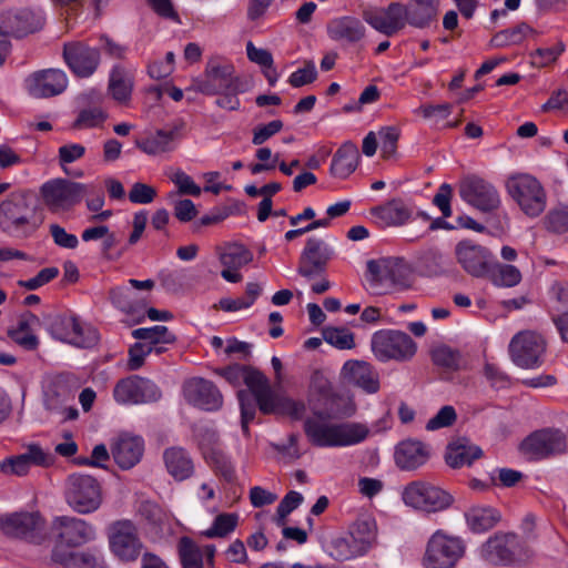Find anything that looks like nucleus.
Wrapping results in <instances>:
<instances>
[{
    "label": "nucleus",
    "instance_id": "obj_1",
    "mask_svg": "<svg viewBox=\"0 0 568 568\" xmlns=\"http://www.w3.org/2000/svg\"><path fill=\"white\" fill-rule=\"evenodd\" d=\"M214 373L234 387L245 384L252 393L253 397L244 389L237 393L242 429L246 436L248 435V424L255 417L256 405L263 414L285 415L296 420L302 419L305 414L306 406L302 400H295L274 392L267 377L252 366L233 364L216 368Z\"/></svg>",
    "mask_w": 568,
    "mask_h": 568
},
{
    "label": "nucleus",
    "instance_id": "obj_2",
    "mask_svg": "<svg viewBox=\"0 0 568 568\" xmlns=\"http://www.w3.org/2000/svg\"><path fill=\"white\" fill-rule=\"evenodd\" d=\"M192 88L206 95H220L215 101L217 106L236 111L241 105L239 94L248 91L251 82L237 75L233 64L211 60L206 64L203 78L194 81Z\"/></svg>",
    "mask_w": 568,
    "mask_h": 568
},
{
    "label": "nucleus",
    "instance_id": "obj_3",
    "mask_svg": "<svg viewBox=\"0 0 568 568\" xmlns=\"http://www.w3.org/2000/svg\"><path fill=\"white\" fill-rule=\"evenodd\" d=\"M303 429L307 440L315 447H348L363 443L369 435V428L364 423H335L312 410L304 419Z\"/></svg>",
    "mask_w": 568,
    "mask_h": 568
},
{
    "label": "nucleus",
    "instance_id": "obj_4",
    "mask_svg": "<svg viewBox=\"0 0 568 568\" xmlns=\"http://www.w3.org/2000/svg\"><path fill=\"white\" fill-rule=\"evenodd\" d=\"M0 223L4 230L17 237L31 236L42 221L36 216L32 196L24 192H14L0 204Z\"/></svg>",
    "mask_w": 568,
    "mask_h": 568
},
{
    "label": "nucleus",
    "instance_id": "obj_5",
    "mask_svg": "<svg viewBox=\"0 0 568 568\" xmlns=\"http://www.w3.org/2000/svg\"><path fill=\"white\" fill-rule=\"evenodd\" d=\"M52 549L55 556L70 549L82 547L97 537L95 528L84 519L74 516H55L49 528Z\"/></svg>",
    "mask_w": 568,
    "mask_h": 568
},
{
    "label": "nucleus",
    "instance_id": "obj_6",
    "mask_svg": "<svg viewBox=\"0 0 568 568\" xmlns=\"http://www.w3.org/2000/svg\"><path fill=\"white\" fill-rule=\"evenodd\" d=\"M65 504L77 514L88 515L102 505V486L100 481L84 473L70 474L63 485Z\"/></svg>",
    "mask_w": 568,
    "mask_h": 568
},
{
    "label": "nucleus",
    "instance_id": "obj_7",
    "mask_svg": "<svg viewBox=\"0 0 568 568\" xmlns=\"http://www.w3.org/2000/svg\"><path fill=\"white\" fill-rule=\"evenodd\" d=\"M368 282L376 294L404 291L410 286V271L400 257H382L367 262Z\"/></svg>",
    "mask_w": 568,
    "mask_h": 568
},
{
    "label": "nucleus",
    "instance_id": "obj_8",
    "mask_svg": "<svg viewBox=\"0 0 568 568\" xmlns=\"http://www.w3.org/2000/svg\"><path fill=\"white\" fill-rule=\"evenodd\" d=\"M466 555L465 540L444 529H437L428 539L423 557L424 568H456Z\"/></svg>",
    "mask_w": 568,
    "mask_h": 568
},
{
    "label": "nucleus",
    "instance_id": "obj_9",
    "mask_svg": "<svg viewBox=\"0 0 568 568\" xmlns=\"http://www.w3.org/2000/svg\"><path fill=\"white\" fill-rule=\"evenodd\" d=\"M508 195L529 217L539 216L547 206V193L542 184L528 173L511 174L506 181Z\"/></svg>",
    "mask_w": 568,
    "mask_h": 568
},
{
    "label": "nucleus",
    "instance_id": "obj_10",
    "mask_svg": "<svg viewBox=\"0 0 568 568\" xmlns=\"http://www.w3.org/2000/svg\"><path fill=\"white\" fill-rule=\"evenodd\" d=\"M371 349L381 363L409 362L417 352L416 342L398 329H379L372 335Z\"/></svg>",
    "mask_w": 568,
    "mask_h": 568
},
{
    "label": "nucleus",
    "instance_id": "obj_11",
    "mask_svg": "<svg viewBox=\"0 0 568 568\" xmlns=\"http://www.w3.org/2000/svg\"><path fill=\"white\" fill-rule=\"evenodd\" d=\"M111 554L121 562H134L142 555L144 544L138 525L131 519H118L106 528Z\"/></svg>",
    "mask_w": 568,
    "mask_h": 568
},
{
    "label": "nucleus",
    "instance_id": "obj_12",
    "mask_svg": "<svg viewBox=\"0 0 568 568\" xmlns=\"http://www.w3.org/2000/svg\"><path fill=\"white\" fill-rule=\"evenodd\" d=\"M402 500L407 507L430 514L448 509L454 497L428 481L414 480L403 488Z\"/></svg>",
    "mask_w": 568,
    "mask_h": 568
},
{
    "label": "nucleus",
    "instance_id": "obj_13",
    "mask_svg": "<svg viewBox=\"0 0 568 568\" xmlns=\"http://www.w3.org/2000/svg\"><path fill=\"white\" fill-rule=\"evenodd\" d=\"M545 338L534 331H523L513 336L509 343L511 361L521 368H538L544 363Z\"/></svg>",
    "mask_w": 568,
    "mask_h": 568
},
{
    "label": "nucleus",
    "instance_id": "obj_14",
    "mask_svg": "<svg viewBox=\"0 0 568 568\" xmlns=\"http://www.w3.org/2000/svg\"><path fill=\"white\" fill-rule=\"evenodd\" d=\"M40 193L51 212H60L80 203L87 193V185L67 179H53L41 186Z\"/></svg>",
    "mask_w": 568,
    "mask_h": 568
},
{
    "label": "nucleus",
    "instance_id": "obj_15",
    "mask_svg": "<svg viewBox=\"0 0 568 568\" xmlns=\"http://www.w3.org/2000/svg\"><path fill=\"white\" fill-rule=\"evenodd\" d=\"M161 389L152 381L139 375H131L116 382L113 398L120 405H140L158 402Z\"/></svg>",
    "mask_w": 568,
    "mask_h": 568
},
{
    "label": "nucleus",
    "instance_id": "obj_16",
    "mask_svg": "<svg viewBox=\"0 0 568 568\" xmlns=\"http://www.w3.org/2000/svg\"><path fill=\"white\" fill-rule=\"evenodd\" d=\"M460 197L481 212H493L500 206V195L488 181L470 175L459 183Z\"/></svg>",
    "mask_w": 568,
    "mask_h": 568
},
{
    "label": "nucleus",
    "instance_id": "obj_17",
    "mask_svg": "<svg viewBox=\"0 0 568 568\" xmlns=\"http://www.w3.org/2000/svg\"><path fill=\"white\" fill-rule=\"evenodd\" d=\"M0 529L8 536L40 542L44 519L38 511H21L0 517Z\"/></svg>",
    "mask_w": 568,
    "mask_h": 568
},
{
    "label": "nucleus",
    "instance_id": "obj_18",
    "mask_svg": "<svg viewBox=\"0 0 568 568\" xmlns=\"http://www.w3.org/2000/svg\"><path fill=\"white\" fill-rule=\"evenodd\" d=\"M44 16L40 9L22 8L0 16V36L23 38L42 29Z\"/></svg>",
    "mask_w": 568,
    "mask_h": 568
},
{
    "label": "nucleus",
    "instance_id": "obj_19",
    "mask_svg": "<svg viewBox=\"0 0 568 568\" xmlns=\"http://www.w3.org/2000/svg\"><path fill=\"white\" fill-rule=\"evenodd\" d=\"M334 251L323 240L310 237L298 260L297 273L308 281L324 274Z\"/></svg>",
    "mask_w": 568,
    "mask_h": 568
},
{
    "label": "nucleus",
    "instance_id": "obj_20",
    "mask_svg": "<svg viewBox=\"0 0 568 568\" xmlns=\"http://www.w3.org/2000/svg\"><path fill=\"white\" fill-rule=\"evenodd\" d=\"M455 256L463 270L475 277L486 276L494 261L486 247L471 240L458 242L455 246Z\"/></svg>",
    "mask_w": 568,
    "mask_h": 568
},
{
    "label": "nucleus",
    "instance_id": "obj_21",
    "mask_svg": "<svg viewBox=\"0 0 568 568\" xmlns=\"http://www.w3.org/2000/svg\"><path fill=\"white\" fill-rule=\"evenodd\" d=\"M63 59L70 70L79 78H89L100 64V51L81 41L63 45Z\"/></svg>",
    "mask_w": 568,
    "mask_h": 568
},
{
    "label": "nucleus",
    "instance_id": "obj_22",
    "mask_svg": "<svg viewBox=\"0 0 568 568\" xmlns=\"http://www.w3.org/2000/svg\"><path fill=\"white\" fill-rule=\"evenodd\" d=\"M199 446L204 459L217 475L229 483L235 479V468L229 456L222 450L215 432L203 430L199 435Z\"/></svg>",
    "mask_w": 568,
    "mask_h": 568
},
{
    "label": "nucleus",
    "instance_id": "obj_23",
    "mask_svg": "<svg viewBox=\"0 0 568 568\" xmlns=\"http://www.w3.org/2000/svg\"><path fill=\"white\" fill-rule=\"evenodd\" d=\"M363 19L376 31L393 36L405 24V6L392 2L387 8H371L363 12Z\"/></svg>",
    "mask_w": 568,
    "mask_h": 568
},
{
    "label": "nucleus",
    "instance_id": "obj_24",
    "mask_svg": "<svg viewBox=\"0 0 568 568\" xmlns=\"http://www.w3.org/2000/svg\"><path fill=\"white\" fill-rule=\"evenodd\" d=\"M26 84L31 97L51 98L64 92L68 87V77L62 70L47 69L32 73Z\"/></svg>",
    "mask_w": 568,
    "mask_h": 568
},
{
    "label": "nucleus",
    "instance_id": "obj_25",
    "mask_svg": "<svg viewBox=\"0 0 568 568\" xmlns=\"http://www.w3.org/2000/svg\"><path fill=\"white\" fill-rule=\"evenodd\" d=\"M186 400L205 410H216L223 404V396L211 382L201 377L189 379L183 386Z\"/></svg>",
    "mask_w": 568,
    "mask_h": 568
},
{
    "label": "nucleus",
    "instance_id": "obj_26",
    "mask_svg": "<svg viewBox=\"0 0 568 568\" xmlns=\"http://www.w3.org/2000/svg\"><path fill=\"white\" fill-rule=\"evenodd\" d=\"M341 376L347 384L354 385L367 394H375L381 387L378 372L365 361L349 359L345 362Z\"/></svg>",
    "mask_w": 568,
    "mask_h": 568
},
{
    "label": "nucleus",
    "instance_id": "obj_27",
    "mask_svg": "<svg viewBox=\"0 0 568 568\" xmlns=\"http://www.w3.org/2000/svg\"><path fill=\"white\" fill-rule=\"evenodd\" d=\"M526 452L536 457H546L565 452L567 442L558 429H544L530 435L523 444Z\"/></svg>",
    "mask_w": 568,
    "mask_h": 568
},
{
    "label": "nucleus",
    "instance_id": "obj_28",
    "mask_svg": "<svg viewBox=\"0 0 568 568\" xmlns=\"http://www.w3.org/2000/svg\"><path fill=\"white\" fill-rule=\"evenodd\" d=\"M514 534L497 532L480 547V558L494 566H511L510 547H514Z\"/></svg>",
    "mask_w": 568,
    "mask_h": 568
},
{
    "label": "nucleus",
    "instance_id": "obj_29",
    "mask_svg": "<svg viewBox=\"0 0 568 568\" xmlns=\"http://www.w3.org/2000/svg\"><path fill=\"white\" fill-rule=\"evenodd\" d=\"M394 458L402 470H415L427 463L429 450L420 440L405 439L396 446Z\"/></svg>",
    "mask_w": 568,
    "mask_h": 568
},
{
    "label": "nucleus",
    "instance_id": "obj_30",
    "mask_svg": "<svg viewBox=\"0 0 568 568\" xmlns=\"http://www.w3.org/2000/svg\"><path fill=\"white\" fill-rule=\"evenodd\" d=\"M312 410H317L322 413V416L329 419H345L355 415L357 405L353 396L334 390L316 404Z\"/></svg>",
    "mask_w": 568,
    "mask_h": 568
},
{
    "label": "nucleus",
    "instance_id": "obj_31",
    "mask_svg": "<svg viewBox=\"0 0 568 568\" xmlns=\"http://www.w3.org/2000/svg\"><path fill=\"white\" fill-rule=\"evenodd\" d=\"M183 124H175L170 129H160L138 142V148L149 155H159L172 152L176 148L180 131Z\"/></svg>",
    "mask_w": 568,
    "mask_h": 568
},
{
    "label": "nucleus",
    "instance_id": "obj_32",
    "mask_svg": "<svg viewBox=\"0 0 568 568\" xmlns=\"http://www.w3.org/2000/svg\"><path fill=\"white\" fill-rule=\"evenodd\" d=\"M144 450L142 438L133 436L120 437L112 447V456L122 469H130L135 466Z\"/></svg>",
    "mask_w": 568,
    "mask_h": 568
},
{
    "label": "nucleus",
    "instance_id": "obj_33",
    "mask_svg": "<svg viewBox=\"0 0 568 568\" xmlns=\"http://www.w3.org/2000/svg\"><path fill=\"white\" fill-rule=\"evenodd\" d=\"M359 152L355 143L344 142L335 152L332 159L329 173L337 179H346L357 168Z\"/></svg>",
    "mask_w": 568,
    "mask_h": 568
},
{
    "label": "nucleus",
    "instance_id": "obj_34",
    "mask_svg": "<svg viewBox=\"0 0 568 568\" xmlns=\"http://www.w3.org/2000/svg\"><path fill=\"white\" fill-rule=\"evenodd\" d=\"M364 24L354 17H341L332 20L327 26V33L335 41L355 43L365 37Z\"/></svg>",
    "mask_w": 568,
    "mask_h": 568
},
{
    "label": "nucleus",
    "instance_id": "obj_35",
    "mask_svg": "<svg viewBox=\"0 0 568 568\" xmlns=\"http://www.w3.org/2000/svg\"><path fill=\"white\" fill-rule=\"evenodd\" d=\"M168 473L176 480H185L194 473V464L190 454L182 447H170L163 453Z\"/></svg>",
    "mask_w": 568,
    "mask_h": 568
},
{
    "label": "nucleus",
    "instance_id": "obj_36",
    "mask_svg": "<svg viewBox=\"0 0 568 568\" xmlns=\"http://www.w3.org/2000/svg\"><path fill=\"white\" fill-rule=\"evenodd\" d=\"M371 213L385 226H398L409 220L412 210L402 199H393L383 205L373 207Z\"/></svg>",
    "mask_w": 568,
    "mask_h": 568
},
{
    "label": "nucleus",
    "instance_id": "obj_37",
    "mask_svg": "<svg viewBox=\"0 0 568 568\" xmlns=\"http://www.w3.org/2000/svg\"><path fill=\"white\" fill-rule=\"evenodd\" d=\"M481 455L480 447L471 444L467 438H458L448 445L445 458L450 467L459 468L470 466Z\"/></svg>",
    "mask_w": 568,
    "mask_h": 568
},
{
    "label": "nucleus",
    "instance_id": "obj_38",
    "mask_svg": "<svg viewBox=\"0 0 568 568\" xmlns=\"http://www.w3.org/2000/svg\"><path fill=\"white\" fill-rule=\"evenodd\" d=\"M438 12V0H410L405 6L406 23L415 28H426L436 20Z\"/></svg>",
    "mask_w": 568,
    "mask_h": 568
},
{
    "label": "nucleus",
    "instance_id": "obj_39",
    "mask_svg": "<svg viewBox=\"0 0 568 568\" xmlns=\"http://www.w3.org/2000/svg\"><path fill=\"white\" fill-rule=\"evenodd\" d=\"M53 564L63 568H97L99 566L100 552L95 548L82 551L74 549L67 550L55 556H50Z\"/></svg>",
    "mask_w": 568,
    "mask_h": 568
},
{
    "label": "nucleus",
    "instance_id": "obj_40",
    "mask_svg": "<svg viewBox=\"0 0 568 568\" xmlns=\"http://www.w3.org/2000/svg\"><path fill=\"white\" fill-rule=\"evenodd\" d=\"M134 85L133 73L122 65H115L110 72L108 90L112 98L124 103L130 100Z\"/></svg>",
    "mask_w": 568,
    "mask_h": 568
},
{
    "label": "nucleus",
    "instance_id": "obj_41",
    "mask_svg": "<svg viewBox=\"0 0 568 568\" xmlns=\"http://www.w3.org/2000/svg\"><path fill=\"white\" fill-rule=\"evenodd\" d=\"M469 529L474 532H483L491 529L499 521V513L488 506H474L465 513Z\"/></svg>",
    "mask_w": 568,
    "mask_h": 568
},
{
    "label": "nucleus",
    "instance_id": "obj_42",
    "mask_svg": "<svg viewBox=\"0 0 568 568\" xmlns=\"http://www.w3.org/2000/svg\"><path fill=\"white\" fill-rule=\"evenodd\" d=\"M430 357L434 365L450 372H456L466 366V359L463 354L448 345L442 344L430 351Z\"/></svg>",
    "mask_w": 568,
    "mask_h": 568
},
{
    "label": "nucleus",
    "instance_id": "obj_43",
    "mask_svg": "<svg viewBox=\"0 0 568 568\" xmlns=\"http://www.w3.org/2000/svg\"><path fill=\"white\" fill-rule=\"evenodd\" d=\"M132 336L143 343L149 344L156 354L163 352V347L156 346L158 344H171L175 342V336L168 329L166 326L155 325L152 327H141L132 332Z\"/></svg>",
    "mask_w": 568,
    "mask_h": 568
},
{
    "label": "nucleus",
    "instance_id": "obj_44",
    "mask_svg": "<svg viewBox=\"0 0 568 568\" xmlns=\"http://www.w3.org/2000/svg\"><path fill=\"white\" fill-rule=\"evenodd\" d=\"M487 275L491 283L499 287H514L521 281V273L516 266L495 261H493Z\"/></svg>",
    "mask_w": 568,
    "mask_h": 568
},
{
    "label": "nucleus",
    "instance_id": "obj_45",
    "mask_svg": "<svg viewBox=\"0 0 568 568\" xmlns=\"http://www.w3.org/2000/svg\"><path fill=\"white\" fill-rule=\"evenodd\" d=\"M447 257L436 247L423 251L417 260L418 267L428 276H438L446 271Z\"/></svg>",
    "mask_w": 568,
    "mask_h": 568
},
{
    "label": "nucleus",
    "instance_id": "obj_46",
    "mask_svg": "<svg viewBox=\"0 0 568 568\" xmlns=\"http://www.w3.org/2000/svg\"><path fill=\"white\" fill-rule=\"evenodd\" d=\"M366 552L351 534L347 537L335 538L331 545V555L339 561L351 560Z\"/></svg>",
    "mask_w": 568,
    "mask_h": 568
},
{
    "label": "nucleus",
    "instance_id": "obj_47",
    "mask_svg": "<svg viewBox=\"0 0 568 568\" xmlns=\"http://www.w3.org/2000/svg\"><path fill=\"white\" fill-rule=\"evenodd\" d=\"M182 568H203V551L191 538L182 537L178 545Z\"/></svg>",
    "mask_w": 568,
    "mask_h": 568
},
{
    "label": "nucleus",
    "instance_id": "obj_48",
    "mask_svg": "<svg viewBox=\"0 0 568 568\" xmlns=\"http://www.w3.org/2000/svg\"><path fill=\"white\" fill-rule=\"evenodd\" d=\"M333 392L328 377L322 371H314L311 375L307 394L312 408Z\"/></svg>",
    "mask_w": 568,
    "mask_h": 568
},
{
    "label": "nucleus",
    "instance_id": "obj_49",
    "mask_svg": "<svg viewBox=\"0 0 568 568\" xmlns=\"http://www.w3.org/2000/svg\"><path fill=\"white\" fill-rule=\"evenodd\" d=\"M253 260L252 252L242 244L229 245L224 253L221 254L220 261L224 267L241 268L251 263Z\"/></svg>",
    "mask_w": 568,
    "mask_h": 568
},
{
    "label": "nucleus",
    "instance_id": "obj_50",
    "mask_svg": "<svg viewBox=\"0 0 568 568\" xmlns=\"http://www.w3.org/2000/svg\"><path fill=\"white\" fill-rule=\"evenodd\" d=\"M77 328V317L72 315H59L50 324L51 335L61 342H79L74 336Z\"/></svg>",
    "mask_w": 568,
    "mask_h": 568
},
{
    "label": "nucleus",
    "instance_id": "obj_51",
    "mask_svg": "<svg viewBox=\"0 0 568 568\" xmlns=\"http://www.w3.org/2000/svg\"><path fill=\"white\" fill-rule=\"evenodd\" d=\"M531 32L532 29L528 24L521 23L513 29H506L496 33L491 39V44L496 48L519 44Z\"/></svg>",
    "mask_w": 568,
    "mask_h": 568
},
{
    "label": "nucleus",
    "instance_id": "obj_52",
    "mask_svg": "<svg viewBox=\"0 0 568 568\" xmlns=\"http://www.w3.org/2000/svg\"><path fill=\"white\" fill-rule=\"evenodd\" d=\"M237 521V514H220L215 517L213 525L203 531L202 535L206 538H223L236 528Z\"/></svg>",
    "mask_w": 568,
    "mask_h": 568
},
{
    "label": "nucleus",
    "instance_id": "obj_53",
    "mask_svg": "<svg viewBox=\"0 0 568 568\" xmlns=\"http://www.w3.org/2000/svg\"><path fill=\"white\" fill-rule=\"evenodd\" d=\"M349 534L368 551L376 538V524L372 519H358Z\"/></svg>",
    "mask_w": 568,
    "mask_h": 568
},
{
    "label": "nucleus",
    "instance_id": "obj_54",
    "mask_svg": "<svg viewBox=\"0 0 568 568\" xmlns=\"http://www.w3.org/2000/svg\"><path fill=\"white\" fill-rule=\"evenodd\" d=\"M71 395L70 390L65 385H63L60 381H57L52 384V386L45 393V407L49 410H58L70 400Z\"/></svg>",
    "mask_w": 568,
    "mask_h": 568
},
{
    "label": "nucleus",
    "instance_id": "obj_55",
    "mask_svg": "<svg viewBox=\"0 0 568 568\" xmlns=\"http://www.w3.org/2000/svg\"><path fill=\"white\" fill-rule=\"evenodd\" d=\"M75 339L80 342H69V344L81 347L89 348L93 347L99 342V333L91 325L83 324L77 318V328H74Z\"/></svg>",
    "mask_w": 568,
    "mask_h": 568
},
{
    "label": "nucleus",
    "instance_id": "obj_56",
    "mask_svg": "<svg viewBox=\"0 0 568 568\" xmlns=\"http://www.w3.org/2000/svg\"><path fill=\"white\" fill-rule=\"evenodd\" d=\"M324 337L327 343L339 349H351L355 346L354 335L346 328H327Z\"/></svg>",
    "mask_w": 568,
    "mask_h": 568
},
{
    "label": "nucleus",
    "instance_id": "obj_57",
    "mask_svg": "<svg viewBox=\"0 0 568 568\" xmlns=\"http://www.w3.org/2000/svg\"><path fill=\"white\" fill-rule=\"evenodd\" d=\"M381 141L382 156L388 159L393 156L397 149L399 131L395 126H385L378 131Z\"/></svg>",
    "mask_w": 568,
    "mask_h": 568
},
{
    "label": "nucleus",
    "instance_id": "obj_58",
    "mask_svg": "<svg viewBox=\"0 0 568 568\" xmlns=\"http://www.w3.org/2000/svg\"><path fill=\"white\" fill-rule=\"evenodd\" d=\"M22 455L30 467L32 465L40 467H49L54 462V456L37 444L29 445L27 447V452L23 453Z\"/></svg>",
    "mask_w": 568,
    "mask_h": 568
},
{
    "label": "nucleus",
    "instance_id": "obj_59",
    "mask_svg": "<svg viewBox=\"0 0 568 568\" xmlns=\"http://www.w3.org/2000/svg\"><path fill=\"white\" fill-rule=\"evenodd\" d=\"M545 225L547 230L554 233L568 231V206L550 211L545 217Z\"/></svg>",
    "mask_w": 568,
    "mask_h": 568
},
{
    "label": "nucleus",
    "instance_id": "obj_60",
    "mask_svg": "<svg viewBox=\"0 0 568 568\" xmlns=\"http://www.w3.org/2000/svg\"><path fill=\"white\" fill-rule=\"evenodd\" d=\"M170 179L178 186L179 193L199 196L201 194V187L187 175L184 171L178 169L171 175Z\"/></svg>",
    "mask_w": 568,
    "mask_h": 568
},
{
    "label": "nucleus",
    "instance_id": "obj_61",
    "mask_svg": "<svg viewBox=\"0 0 568 568\" xmlns=\"http://www.w3.org/2000/svg\"><path fill=\"white\" fill-rule=\"evenodd\" d=\"M456 418V410L453 406H443L437 412V414L427 422L426 429L436 430L439 428L449 427L455 423Z\"/></svg>",
    "mask_w": 568,
    "mask_h": 568
},
{
    "label": "nucleus",
    "instance_id": "obj_62",
    "mask_svg": "<svg viewBox=\"0 0 568 568\" xmlns=\"http://www.w3.org/2000/svg\"><path fill=\"white\" fill-rule=\"evenodd\" d=\"M49 231L53 243L59 247L74 250L79 245L77 235L67 232V230L59 224H51Z\"/></svg>",
    "mask_w": 568,
    "mask_h": 568
},
{
    "label": "nucleus",
    "instance_id": "obj_63",
    "mask_svg": "<svg viewBox=\"0 0 568 568\" xmlns=\"http://www.w3.org/2000/svg\"><path fill=\"white\" fill-rule=\"evenodd\" d=\"M303 501V496L297 491H290L278 504L276 508L277 525H284L285 518Z\"/></svg>",
    "mask_w": 568,
    "mask_h": 568
},
{
    "label": "nucleus",
    "instance_id": "obj_64",
    "mask_svg": "<svg viewBox=\"0 0 568 568\" xmlns=\"http://www.w3.org/2000/svg\"><path fill=\"white\" fill-rule=\"evenodd\" d=\"M106 118V114L100 108H90L82 110L74 123L77 128H94L100 125Z\"/></svg>",
    "mask_w": 568,
    "mask_h": 568
}]
</instances>
